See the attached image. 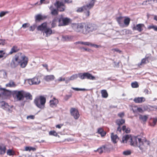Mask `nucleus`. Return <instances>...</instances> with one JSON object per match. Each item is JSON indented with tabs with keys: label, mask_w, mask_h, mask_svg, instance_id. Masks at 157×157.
<instances>
[{
	"label": "nucleus",
	"mask_w": 157,
	"mask_h": 157,
	"mask_svg": "<svg viewBox=\"0 0 157 157\" xmlns=\"http://www.w3.org/2000/svg\"><path fill=\"white\" fill-rule=\"evenodd\" d=\"M121 142L124 143L125 142L126 143L130 142L131 146L138 147L142 151L144 149L142 147L144 144L143 141L140 136L132 137L130 135H127L125 136H123Z\"/></svg>",
	"instance_id": "obj_1"
},
{
	"label": "nucleus",
	"mask_w": 157,
	"mask_h": 157,
	"mask_svg": "<svg viewBox=\"0 0 157 157\" xmlns=\"http://www.w3.org/2000/svg\"><path fill=\"white\" fill-rule=\"evenodd\" d=\"M28 58L21 53H18L13 57L10 63V67L12 68L16 67L20 64L22 68L25 67L27 64Z\"/></svg>",
	"instance_id": "obj_2"
},
{
	"label": "nucleus",
	"mask_w": 157,
	"mask_h": 157,
	"mask_svg": "<svg viewBox=\"0 0 157 157\" xmlns=\"http://www.w3.org/2000/svg\"><path fill=\"white\" fill-rule=\"evenodd\" d=\"M98 29L97 26L91 23H84V31L83 34L85 35L91 33L96 30Z\"/></svg>",
	"instance_id": "obj_3"
},
{
	"label": "nucleus",
	"mask_w": 157,
	"mask_h": 157,
	"mask_svg": "<svg viewBox=\"0 0 157 157\" xmlns=\"http://www.w3.org/2000/svg\"><path fill=\"white\" fill-rule=\"evenodd\" d=\"M46 101V98L43 96H40L39 98H35L34 103L38 108L42 109L44 107Z\"/></svg>",
	"instance_id": "obj_4"
},
{
	"label": "nucleus",
	"mask_w": 157,
	"mask_h": 157,
	"mask_svg": "<svg viewBox=\"0 0 157 157\" xmlns=\"http://www.w3.org/2000/svg\"><path fill=\"white\" fill-rule=\"evenodd\" d=\"M72 27L75 32L83 34V32L84 31V23H73L72 25Z\"/></svg>",
	"instance_id": "obj_5"
},
{
	"label": "nucleus",
	"mask_w": 157,
	"mask_h": 157,
	"mask_svg": "<svg viewBox=\"0 0 157 157\" xmlns=\"http://www.w3.org/2000/svg\"><path fill=\"white\" fill-rule=\"evenodd\" d=\"M78 77L82 80L86 79L91 80H95V77L89 72L78 73Z\"/></svg>",
	"instance_id": "obj_6"
},
{
	"label": "nucleus",
	"mask_w": 157,
	"mask_h": 157,
	"mask_svg": "<svg viewBox=\"0 0 157 157\" xmlns=\"http://www.w3.org/2000/svg\"><path fill=\"white\" fill-rule=\"evenodd\" d=\"M59 26L67 25L70 22V19L67 17H63V15H61L58 18Z\"/></svg>",
	"instance_id": "obj_7"
},
{
	"label": "nucleus",
	"mask_w": 157,
	"mask_h": 157,
	"mask_svg": "<svg viewBox=\"0 0 157 157\" xmlns=\"http://www.w3.org/2000/svg\"><path fill=\"white\" fill-rule=\"evenodd\" d=\"M25 91L23 90L20 91L15 90L13 91V95L15 96L18 101L23 100L24 99Z\"/></svg>",
	"instance_id": "obj_8"
},
{
	"label": "nucleus",
	"mask_w": 157,
	"mask_h": 157,
	"mask_svg": "<svg viewBox=\"0 0 157 157\" xmlns=\"http://www.w3.org/2000/svg\"><path fill=\"white\" fill-rule=\"evenodd\" d=\"M0 90L2 92L0 93V98L5 97L7 98L10 97L11 95V92L4 88H2L0 85Z\"/></svg>",
	"instance_id": "obj_9"
},
{
	"label": "nucleus",
	"mask_w": 157,
	"mask_h": 157,
	"mask_svg": "<svg viewBox=\"0 0 157 157\" xmlns=\"http://www.w3.org/2000/svg\"><path fill=\"white\" fill-rule=\"evenodd\" d=\"M70 113L75 119H78L80 116L78 111L77 109L72 108L70 109Z\"/></svg>",
	"instance_id": "obj_10"
},
{
	"label": "nucleus",
	"mask_w": 157,
	"mask_h": 157,
	"mask_svg": "<svg viewBox=\"0 0 157 157\" xmlns=\"http://www.w3.org/2000/svg\"><path fill=\"white\" fill-rule=\"evenodd\" d=\"M40 80L38 77H35L33 78L29 79L28 82L30 85H37L40 83Z\"/></svg>",
	"instance_id": "obj_11"
},
{
	"label": "nucleus",
	"mask_w": 157,
	"mask_h": 157,
	"mask_svg": "<svg viewBox=\"0 0 157 157\" xmlns=\"http://www.w3.org/2000/svg\"><path fill=\"white\" fill-rule=\"evenodd\" d=\"M0 105L1 107L3 109L10 112H11L10 109L11 107L7 103L3 101L0 102Z\"/></svg>",
	"instance_id": "obj_12"
},
{
	"label": "nucleus",
	"mask_w": 157,
	"mask_h": 157,
	"mask_svg": "<svg viewBox=\"0 0 157 157\" xmlns=\"http://www.w3.org/2000/svg\"><path fill=\"white\" fill-rule=\"evenodd\" d=\"M144 27V25L143 24H139L134 26L132 28L133 30H137L139 32H141L143 30V28Z\"/></svg>",
	"instance_id": "obj_13"
},
{
	"label": "nucleus",
	"mask_w": 157,
	"mask_h": 157,
	"mask_svg": "<svg viewBox=\"0 0 157 157\" xmlns=\"http://www.w3.org/2000/svg\"><path fill=\"white\" fill-rule=\"evenodd\" d=\"M112 146L111 144H106L102 145V149L104 152H109L112 148Z\"/></svg>",
	"instance_id": "obj_14"
},
{
	"label": "nucleus",
	"mask_w": 157,
	"mask_h": 157,
	"mask_svg": "<svg viewBox=\"0 0 157 157\" xmlns=\"http://www.w3.org/2000/svg\"><path fill=\"white\" fill-rule=\"evenodd\" d=\"M58 100L56 99L55 98L53 97L52 100L50 101V105L51 107H53L54 106H56V105L58 103Z\"/></svg>",
	"instance_id": "obj_15"
},
{
	"label": "nucleus",
	"mask_w": 157,
	"mask_h": 157,
	"mask_svg": "<svg viewBox=\"0 0 157 157\" xmlns=\"http://www.w3.org/2000/svg\"><path fill=\"white\" fill-rule=\"evenodd\" d=\"M145 101V98L143 97H138L135 98L133 101L136 103H140Z\"/></svg>",
	"instance_id": "obj_16"
},
{
	"label": "nucleus",
	"mask_w": 157,
	"mask_h": 157,
	"mask_svg": "<svg viewBox=\"0 0 157 157\" xmlns=\"http://www.w3.org/2000/svg\"><path fill=\"white\" fill-rule=\"evenodd\" d=\"M47 28V24L45 22L42 24L41 25H39L37 28L38 30L41 31H44Z\"/></svg>",
	"instance_id": "obj_17"
},
{
	"label": "nucleus",
	"mask_w": 157,
	"mask_h": 157,
	"mask_svg": "<svg viewBox=\"0 0 157 157\" xmlns=\"http://www.w3.org/2000/svg\"><path fill=\"white\" fill-rule=\"evenodd\" d=\"M52 33V30L50 28H47L43 32V34L44 35L45 34H46L45 36L46 37L50 36Z\"/></svg>",
	"instance_id": "obj_18"
},
{
	"label": "nucleus",
	"mask_w": 157,
	"mask_h": 157,
	"mask_svg": "<svg viewBox=\"0 0 157 157\" xmlns=\"http://www.w3.org/2000/svg\"><path fill=\"white\" fill-rule=\"evenodd\" d=\"M94 3L95 0H92L86 6H84V7L86 8V10H87V9L89 10L92 8L94 6Z\"/></svg>",
	"instance_id": "obj_19"
},
{
	"label": "nucleus",
	"mask_w": 157,
	"mask_h": 157,
	"mask_svg": "<svg viewBox=\"0 0 157 157\" xmlns=\"http://www.w3.org/2000/svg\"><path fill=\"white\" fill-rule=\"evenodd\" d=\"M55 78L54 76L53 75L46 76L44 77V80L47 82H49L54 80Z\"/></svg>",
	"instance_id": "obj_20"
},
{
	"label": "nucleus",
	"mask_w": 157,
	"mask_h": 157,
	"mask_svg": "<svg viewBox=\"0 0 157 157\" xmlns=\"http://www.w3.org/2000/svg\"><path fill=\"white\" fill-rule=\"evenodd\" d=\"M112 141L114 144H116L117 143V140L118 139V137L116 135H114L112 133L111 135Z\"/></svg>",
	"instance_id": "obj_21"
},
{
	"label": "nucleus",
	"mask_w": 157,
	"mask_h": 157,
	"mask_svg": "<svg viewBox=\"0 0 157 157\" xmlns=\"http://www.w3.org/2000/svg\"><path fill=\"white\" fill-rule=\"evenodd\" d=\"M50 9L51 11V13L53 15H56L58 13V11L57 9H54L52 6H51Z\"/></svg>",
	"instance_id": "obj_22"
},
{
	"label": "nucleus",
	"mask_w": 157,
	"mask_h": 157,
	"mask_svg": "<svg viewBox=\"0 0 157 157\" xmlns=\"http://www.w3.org/2000/svg\"><path fill=\"white\" fill-rule=\"evenodd\" d=\"M25 98L27 100H32L33 99L32 95L29 93L25 91L24 94V98Z\"/></svg>",
	"instance_id": "obj_23"
},
{
	"label": "nucleus",
	"mask_w": 157,
	"mask_h": 157,
	"mask_svg": "<svg viewBox=\"0 0 157 157\" xmlns=\"http://www.w3.org/2000/svg\"><path fill=\"white\" fill-rule=\"evenodd\" d=\"M125 122V121L124 119H118L116 121V123L118 126H120L124 124Z\"/></svg>",
	"instance_id": "obj_24"
},
{
	"label": "nucleus",
	"mask_w": 157,
	"mask_h": 157,
	"mask_svg": "<svg viewBox=\"0 0 157 157\" xmlns=\"http://www.w3.org/2000/svg\"><path fill=\"white\" fill-rule=\"evenodd\" d=\"M98 132L100 134L102 137L104 136L106 134V132L104 131L102 128H99L98 129Z\"/></svg>",
	"instance_id": "obj_25"
},
{
	"label": "nucleus",
	"mask_w": 157,
	"mask_h": 157,
	"mask_svg": "<svg viewBox=\"0 0 157 157\" xmlns=\"http://www.w3.org/2000/svg\"><path fill=\"white\" fill-rule=\"evenodd\" d=\"M125 18L124 20V23L126 26H128L130 23V19L129 17H124Z\"/></svg>",
	"instance_id": "obj_26"
},
{
	"label": "nucleus",
	"mask_w": 157,
	"mask_h": 157,
	"mask_svg": "<svg viewBox=\"0 0 157 157\" xmlns=\"http://www.w3.org/2000/svg\"><path fill=\"white\" fill-rule=\"evenodd\" d=\"M6 147L5 146L0 145V155H4L6 152Z\"/></svg>",
	"instance_id": "obj_27"
},
{
	"label": "nucleus",
	"mask_w": 157,
	"mask_h": 157,
	"mask_svg": "<svg viewBox=\"0 0 157 157\" xmlns=\"http://www.w3.org/2000/svg\"><path fill=\"white\" fill-rule=\"evenodd\" d=\"M102 97L103 98H106L108 97V94L105 90H102L101 91Z\"/></svg>",
	"instance_id": "obj_28"
},
{
	"label": "nucleus",
	"mask_w": 157,
	"mask_h": 157,
	"mask_svg": "<svg viewBox=\"0 0 157 157\" xmlns=\"http://www.w3.org/2000/svg\"><path fill=\"white\" fill-rule=\"evenodd\" d=\"M58 21V18L57 17L54 18L52 21L51 24L52 28H53L56 27V23Z\"/></svg>",
	"instance_id": "obj_29"
},
{
	"label": "nucleus",
	"mask_w": 157,
	"mask_h": 157,
	"mask_svg": "<svg viewBox=\"0 0 157 157\" xmlns=\"http://www.w3.org/2000/svg\"><path fill=\"white\" fill-rule=\"evenodd\" d=\"M19 49L17 46H13L11 49L9 54H12L13 53L16 52L18 51Z\"/></svg>",
	"instance_id": "obj_30"
},
{
	"label": "nucleus",
	"mask_w": 157,
	"mask_h": 157,
	"mask_svg": "<svg viewBox=\"0 0 157 157\" xmlns=\"http://www.w3.org/2000/svg\"><path fill=\"white\" fill-rule=\"evenodd\" d=\"M55 6L57 8H59L60 7L64 6V4L62 2H60L59 1H57L55 4Z\"/></svg>",
	"instance_id": "obj_31"
},
{
	"label": "nucleus",
	"mask_w": 157,
	"mask_h": 157,
	"mask_svg": "<svg viewBox=\"0 0 157 157\" xmlns=\"http://www.w3.org/2000/svg\"><path fill=\"white\" fill-rule=\"evenodd\" d=\"M14 152L12 149H9L7 151V154L8 155L12 156L14 155Z\"/></svg>",
	"instance_id": "obj_32"
},
{
	"label": "nucleus",
	"mask_w": 157,
	"mask_h": 157,
	"mask_svg": "<svg viewBox=\"0 0 157 157\" xmlns=\"http://www.w3.org/2000/svg\"><path fill=\"white\" fill-rule=\"evenodd\" d=\"M76 44H82L87 45L89 46H90V43L88 42H81V41H78L76 42L75 43Z\"/></svg>",
	"instance_id": "obj_33"
},
{
	"label": "nucleus",
	"mask_w": 157,
	"mask_h": 157,
	"mask_svg": "<svg viewBox=\"0 0 157 157\" xmlns=\"http://www.w3.org/2000/svg\"><path fill=\"white\" fill-rule=\"evenodd\" d=\"M78 77V74L73 75H71L69 78V80H73L77 78Z\"/></svg>",
	"instance_id": "obj_34"
},
{
	"label": "nucleus",
	"mask_w": 157,
	"mask_h": 157,
	"mask_svg": "<svg viewBox=\"0 0 157 157\" xmlns=\"http://www.w3.org/2000/svg\"><path fill=\"white\" fill-rule=\"evenodd\" d=\"M148 117L146 115H140L139 117V119L143 121H146L147 120Z\"/></svg>",
	"instance_id": "obj_35"
},
{
	"label": "nucleus",
	"mask_w": 157,
	"mask_h": 157,
	"mask_svg": "<svg viewBox=\"0 0 157 157\" xmlns=\"http://www.w3.org/2000/svg\"><path fill=\"white\" fill-rule=\"evenodd\" d=\"M123 17L122 16H119L117 17V20L119 24H121L123 21Z\"/></svg>",
	"instance_id": "obj_36"
},
{
	"label": "nucleus",
	"mask_w": 157,
	"mask_h": 157,
	"mask_svg": "<svg viewBox=\"0 0 157 157\" xmlns=\"http://www.w3.org/2000/svg\"><path fill=\"white\" fill-rule=\"evenodd\" d=\"M43 19L42 16L40 14H37L36 16L35 19L36 21H40Z\"/></svg>",
	"instance_id": "obj_37"
},
{
	"label": "nucleus",
	"mask_w": 157,
	"mask_h": 157,
	"mask_svg": "<svg viewBox=\"0 0 157 157\" xmlns=\"http://www.w3.org/2000/svg\"><path fill=\"white\" fill-rule=\"evenodd\" d=\"M131 86L133 88H136L139 87V85L137 82H135L132 83Z\"/></svg>",
	"instance_id": "obj_38"
},
{
	"label": "nucleus",
	"mask_w": 157,
	"mask_h": 157,
	"mask_svg": "<svg viewBox=\"0 0 157 157\" xmlns=\"http://www.w3.org/2000/svg\"><path fill=\"white\" fill-rule=\"evenodd\" d=\"M95 152L98 151L100 154H101L104 152L103 149H102V146L98 148L97 150H94Z\"/></svg>",
	"instance_id": "obj_39"
},
{
	"label": "nucleus",
	"mask_w": 157,
	"mask_h": 157,
	"mask_svg": "<svg viewBox=\"0 0 157 157\" xmlns=\"http://www.w3.org/2000/svg\"><path fill=\"white\" fill-rule=\"evenodd\" d=\"M50 135L57 136H58L57 133L55 131H51L49 133Z\"/></svg>",
	"instance_id": "obj_40"
},
{
	"label": "nucleus",
	"mask_w": 157,
	"mask_h": 157,
	"mask_svg": "<svg viewBox=\"0 0 157 157\" xmlns=\"http://www.w3.org/2000/svg\"><path fill=\"white\" fill-rule=\"evenodd\" d=\"M84 6H83L82 7H79L78 8V9L76 10V12H82L83 10H86V8H85Z\"/></svg>",
	"instance_id": "obj_41"
},
{
	"label": "nucleus",
	"mask_w": 157,
	"mask_h": 157,
	"mask_svg": "<svg viewBox=\"0 0 157 157\" xmlns=\"http://www.w3.org/2000/svg\"><path fill=\"white\" fill-rule=\"evenodd\" d=\"M147 61L146 60V59L143 58L141 60V62L138 63V65L140 66V65H141L143 64H145L147 63Z\"/></svg>",
	"instance_id": "obj_42"
},
{
	"label": "nucleus",
	"mask_w": 157,
	"mask_h": 157,
	"mask_svg": "<svg viewBox=\"0 0 157 157\" xmlns=\"http://www.w3.org/2000/svg\"><path fill=\"white\" fill-rule=\"evenodd\" d=\"M148 29H153L154 31H156L157 29V26L154 25H149L148 27Z\"/></svg>",
	"instance_id": "obj_43"
},
{
	"label": "nucleus",
	"mask_w": 157,
	"mask_h": 157,
	"mask_svg": "<svg viewBox=\"0 0 157 157\" xmlns=\"http://www.w3.org/2000/svg\"><path fill=\"white\" fill-rule=\"evenodd\" d=\"M131 151L130 150H126L123 152V154L125 155H131Z\"/></svg>",
	"instance_id": "obj_44"
},
{
	"label": "nucleus",
	"mask_w": 157,
	"mask_h": 157,
	"mask_svg": "<svg viewBox=\"0 0 157 157\" xmlns=\"http://www.w3.org/2000/svg\"><path fill=\"white\" fill-rule=\"evenodd\" d=\"M72 96V94H71L69 95H66L64 96V99L65 101H67L68 100V99L71 97Z\"/></svg>",
	"instance_id": "obj_45"
},
{
	"label": "nucleus",
	"mask_w": 157,
	"mask_h": 157,
	"mask_svg": "<svg viewBox=\"0 0 157 157\" xmlns=\"http://www.w3.org/2000/svg\"><path fill=\"white\" fill-rule=\"evenodd\" d=\"M63 38L65 40L69 41L71 39V37L68 36H63Z\"/></svg>",
	"instance_id": "obj_46"
},
{
	"label": "nucleus",
	"mask_w": 157,
	"mask_h": 157,
	"mask_svg": "<svg viewBox=\"0 0 157 157\" xmlns=\"http://www.w3.org/2000/svg\"><path fill=\"white\" fill-rule=\"evenodd\" d=\"M65 9V6H62L61 7H60L59 8H57V9L58 10V11H59L60 12L63 11Z\"/></svg>",
	"instance_id": "obj_47"
},
{
	"label": "nucleus",
	"mask_w": 157,
	"mask_h": 157,
	"mask_svg": "<svg viewBox=\"0 0 157 157\" xmlns=\"http://www.w3.org/2000/svg\"><path fill=\"white\" fill-rule=\"evenodd\" d=\"M5 53L3 51L0 50V58H2L4 56L5 57L6 56H5Z\"/></svg>",
	"instance_id": "obj_48"
},
{
	"label": "nucleus",
	"mask_w": 157,
	"mask_h": 157,
	"mask_svg": "<svg viewBox=\"0 0 157 157\" xmlns=\"http://www.w3.org/2000/svg\"><path fill=\"white\" fill-rule=\"evenodd\" d=\"M90 46L91 47H94L96 48H99L101 47L100 45H97L96 44H93L91 43H90Z\"/></svg>",
	"instance_id": "obj_49"
},
{
	"label": "nucleus",
	"mask_w": 157,
	"mask_h": 157,
	"mask_svg": "<svg viewBox=\"0 0 157 157\" xmlns=\"http://www.w3.org/2000/svg\"><path fill=\"white\" fill-rule=\"evenodd\" d=\"M6 86L10 87H13L15 86V83L13 82H10L9 83L7 84Z\"/></svg>",
	"instance_id": "obj_50"
},
{
	"label": "nucleus",
	"mask_w": 157,
	"mask_h": 157,
	"mask_svg": "<svg viewBox=\"0 0 157 157\" xmlns=\"http://www.w3.org/2000/svg\"><path fill=\"white\" fill-rule=\"evenodd\" d=\"M112 51L114 52H117L119 53H120L121 52V50H119L117 48H115L113 49H112Z\"/></svg>",
	"instance_id": "obj_51"
},
{
	"label": "nucleus",
	"mask_w": 157,
	"mask_h": 157,
	"mask_svg": "<svg viewBox=\"0 0 157 157\" xmlns=\"http://www.w3.org/2000/svg\"><path fill=\"white\" fill-rule=\"evenodd\" d=\"M80 48L81 50L83 49V51H87L88 52H90V49L88 48H84L83 47H81Z\"/></svg>",
	"instance_id": "obj_52"
},
{
	"label": "nucleus",
	"mask_w": 157,
	"mask_h": 157,
	"mask_svg": "<svg viewBox=\"0 0 157 157\" xmlns=\"http://www.w3.org/2000/svg\"><path fill=\"white\" fill-rule=\"evenodd\" d=\"M7 12L2 11L0 13V17H2L4 16L6 13H7Z\"/></svg>",
	"instance_id": "obj_53"
},
{
	"label": "nucleus",
	"mask_w": 157,
	"mask_h": 157,
	"mask_svg": "<svg viewBox=\"0 0 157 157\" xmlns=\"http://www.w3.org/2000/svg\"><path fill=\"white\" fill-rule=\"evenodd\" d=\"M5 40H3L2 39H0V45H4L5 44Z\"/></svg>",
	"instance_id": "obj_54"
},
{
	"label": "nucleus",
	"mask_w": 157,
	"mask_h": 157,
	"mask_svg": "<svg viewBox=\"0 0 157 157\" xmlns=\"http://www.w3.org/2000/svg\"><path fill=\"white\" fill-rule=\"evenodd\" d=\"M150 56L151 55H147L145 56V58H144L147 61V62H149V59L150 58Z\"/></svg>",
	"instance_id": "obj_55"
},
{
	"label": "nucleus",
	"mask_w": 157,
	"mask_h": 157,
	"mask_svg": "<svg viewBox=\"0 0 157 157\" xmlns=\"http://www.w3.org/2000/svg\"><path fill=\"white\" fill-rule=\"evenodd\" d=\"M29 25V23H25L23 24L22 25V27L23 28H26L27 27H28Z\"/></svg>",
	"instance_id": "obj_56"
},
{
	"label": "nucleus",
	"mask_w": 157,
	"mask_h": 157,
	"mask_svg": "<svg viewBox=\"0 0 157 157\" xmlns=\"http://www.w3.org/2000/svg\"><path fill=\"white\" fill-rule=\"evenodd\" d=\"M118 116L121 118H122L124 116V112H121L119 113L118 114Z\"/></svg>",
	"instance_id": "obj_57"
},
{
	"label": "nucleus",
	"mask_w": 157,
	"mask_h": 157,
	"mask_svg": "<svg viewBox=\"0 0 157 157\" xmlns=\"http://www.w3.org/2000/svg\"><path fill=\"white\" fill-rule=\"evenodd\" d=\"M35 116L34 115H29L27 117V119H34Z\"/></svg>",
	"instance_id": "obj_58"
},
{
	"label": "nucleus",
	"mask_w": 157,
	"mask_h": 157,
	"mask_svg": "<svg viewBox=\"0 0 157 157\" xmlns=\"http://www.w3.org/2000/svg\"><path fill=\"white\" fill-rule=\"evenodd\" d=\"M157 122V118L155 117L153 118V123L154 125H155L156 124Z\"/></svg>",
	"instance_id": "obj_59"
},
{
	"label": "nucleus",
	"mask_w": 157,
	"mask_h": 157,
	"mask_svg": "<svg viewBox=\"0 0 157 157\" xmlns=\"http://www.w3.org/2000/svg\"><path fill=\"white\" fill-rule=\"evenodd\" d=\"M35 25H33V26H31L30 27L29 30L30 31H33L35 29Z\"/></svg>",
	"instance_id": "obj_60"
},
{
	"label": "nucleus",
	"mask_w": 157,
	"mask_h": 157,
	"mask_svg": "<svg viewBox=\"0 0 157 157\" xmlns=\"http://www.w3.org/2000/svg\"><path fill=\"white\" fill-rule=\"evenodd\" d=\"M45 0H40V2H39V3L38 2H36V3H35V5H40L42 4L43 2Z\"/></svg>",
	"instance_id": "obj_61"
},
{
	"label": "nucleus",
	"mask_w": 157,
	"mask_h": 157,
	"mask_svg": "<svg viewBox=\"0 0 157 157\" xmlns=\"http://www.w3.org/2000/svg\"><path fill=\"white\" fill-rule=\"evenodd\" d=\"M136 110H137V112H138L140 113H142L143 111L142 109L140 107L137 108H136Z\"/></svg>",
	"instance_id": "obj_62"
},
{
	"label": "nucleus",
	"mask_w": 157,
	"mask_h": 157,
	"mask_svg": "<svg viewBox=\"0 0 157 157\" xmlns=\"http://www.w3.org/2000/svg\"><path fill=\"white\" fill-rule=\"evenodd\" d=\"M124 132L127 133H129L130 132V129L129 128H126Z\"/></svg>",
	"instance_id": "obj_63"
},
{
	"label": "nucleus",
	"mask_w": 157,
	"mask_h": 157,
	"mask_svg": "<svg viewBox=\"0 0 157 157\" xmlns=\"http://www.w3.org/2000/svg\"><path fill=\"white\" fill-rule=\"evenodd\" d=\"M64 2L67 3H70L72 2V1L71 0H64Z\"/></svg>",
	"instance_id": "obj_64"
}]
</instances>
